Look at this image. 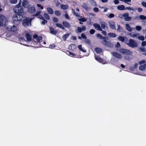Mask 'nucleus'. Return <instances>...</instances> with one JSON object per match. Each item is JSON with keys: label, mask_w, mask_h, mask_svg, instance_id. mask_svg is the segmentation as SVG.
Masks as SVG:
<instances>
[{"label": "nucleus", "mask_w": 146, "mask_h": 146, "mask_svg": "<svg viewBox=\"0 0 146 146\" xmlns=\"http://www.w3.org/2000/svg\"><path fill=\"white\" fill-rule=\"evenodd\" d=\"M118 39L120 41L122 42H123L125 40V38L124 37L122 36H119L118 37Z\"/></svg>", "instance_id": "obj_37"}, {"label": "nucleus", "mask_w": 146, "mask_h": 146, "mask_svg": "<svg viewBox=\"0 0 146 146\" xmlns=\"http://www.w3.org/2000/svg\"><path fill=\"white\" fill-rule=\"evenodd\" d=\"M125 28L129 32H131L132 31V29L128 24L127 23L125 24Z\"/></svg>", "instance_id": "obj_23"}, {"label": "nucleus", "mask_w": 146, "mask_h": 146, "mask_svg": "<svg viewBox=\"0 0 146 146\" xmlns=\"http://www.w3.org/2000/svg\"><path fill=\"white\" fill-rule=\"evenodd\" d=\"M82 31H84L86 30V28L85 26H83L81 28Z\"/></svg>", "instance_id": "obj_63"}, {"label": "nucleus", "mask_w": 146, "mask_h": 146, "mask_svg": "<svg viewBox=\"0 0 146 146\" xmlns=\"http://www.w3.org/2000/svg\"><path fill=\"white\" fill-rule=\"evenodd\" d=\"M108 35L110 38L115 37L116 36V34L113 33H108Z\"/></svg>", "instance_id": "obj_27"}, {"label": "nucleus", "mask_w": 146, "mask_h": 146, "mask_svg": "<svg viewBox=\"0 0 146 146\" xmlns=\"http://www.w3.org/2000/svg\"><path fill=\"white\" fill-rule=\"evenodd\" d=\"M120 1H123L124 2L130 5L131 4L129 3H128L127 2H131V0H119Z\"/></svg>", "instance_id": "obj_39"}, {"label": "nucleus", "mask_w": 146, "mask_h": 146, "mask_svg": "<svg viewBox=\"0 0 146 146\" xmlns=\"http://www.w3.org/2000/svg\"><path fill=\"white\" fill-rule=\"evenodd\" d=\"M23 18L22 15L19 14H15L13 15V19L14 21H20L22 20Z\"/></svg>", "instance_id": "obj_6"}, {"label": "nucleus", "mask_w": 146, "mask_h": 146, "mask_svg": "<svg viewBox=\"0 0 146 146\" xmlns=\"http://www.w3.org/2000/svg\"><path fill=\"white\" fill-rule=\"evenodd\" d=\"M61 8L63 9H66L68 8V6L67 5H61Z\"/></svg>", "instance_id": "obj_33"}, {"label": "nucleus", "mask_w": 146, "mask_h": 146, "mask_svg": "<svg viewBox=\"0 0 146 146\" xmlns=\"http://www.w3.org/2000/svg\"><path fill=\"white\" fill-rule=\"evenodd\" d=\"M78 48L80 50L83 52H85L86 50L85 49H83L82 48V45H80L78 46Z\"/></svg>", "instance_id": "obj_29"}, {"label": "nucleus", "mask_w": 146, "mask_h": 146, "mask_svg": "<svg viewBox=\"0 0 146 146\" xmlns=\"http://www.w3.org/2000/svg\"><path fill=\"white\" fill-rule=\"evenodd\" d=\"M146 68V64H145L143 65H141L139 67V69L142 71L144 70Z\"/></svg>", "instance_id": "obj_24"}, {"label": "nucleus", "mask_w": 146, "mask_h": 146, "mask_svg": "<svg viewBox=\"0 0 146 146\" xmlns=\"http://www.w3.org/2000/svg\"><path fill=\"white\" fill-rule=\"evenodd\" d=\"M122 17L124 18L125 20L126 21H130L131 19V17L129 16V14L128 13L124 14L122 15Z\"/></svg>", "instance_id": "obj_12"}, {"label": "nucleus", "mask_w": 146, "mask_h": 146, "mask_svg": "<svg viewBox=\"0 0 146 146\" xmlns=\"http://www.w3.org/2000/svg\"><path fill=\"white\" fill-rule=\"evenodd\" d=\"M95 51L98 53H100L102 51V49L99 48H97L95 49Z\"/></svg>", "instance_id": "obj_28"}, {"label": "nucleus", "mask_w": 146, "mask_h": 146, "mask_svg": "<svg viewBox=\"0 0 146 146\" xmlns=\"http://www.w3.org/2000/svg\"><path fill=\"white\" fill-rule=\"evenodd\" d=\"M50 29L51 33L54 35H55L56 34V31H55L53 28L50 27Z\"/></svg>", "instance_id": "obj_25"}, {"label": "nucleus", "mask_w": 146, "mask_h": 146, "mask_svg": "<svg viewBox=\"0 0 146 146\" xmlns=\"http://www.w3.org/2000/svg\"><path fill=\"white\" fill-rule=\"evenodd\" d=\"M7 29L9 31L14 32L17 31V27L15 25L9 26L7 28Z\"/></svg>", "instance_id": "obj_10"}, {"label": "nucleus", "mask_w": 146, "mask_h": 146, "mask_svg": "<svg viewBox=\"0 0 146 146\" xmlns=\"http://www.w3.org/2000/svg\"><path fill=\"white\" fill-rule=\"evenodd\" d=\"M37 7H40V9H43V6H42L41 5L39 4H37Z\"/></svg>", "instance_id": "obj_58"}, {"label": "nucleus", "mask_w": 146, "mask_h": 146, "mask_svg": "<svg viewBox=\"0 0 146 146\" xmlns=\"http://www.w3.org/2000/svg\"><path fill=\"white\" fill-rule=\"evenodd\" d=\"M21 4V3L19 2L18 4L14 7L13 11L15 13H19L22 14V13H23V11L22 7L19 6Z\"/></svg>", "instance_id": "obj_2"}, {"label": "nucleus", "mask_w": 146, "mask_h": 146, "mask_svg": "<svg viewBox=\"0 0 146 146\" xmlns=\"http://www.w3.org/2000/svg\"><path fill=\"white\" fill-rule=\"evenodd\" d=\"M108 24L110 28L112 29H115V22L113 21H110L108 22Z\"/></svg>", "instance_id": "obj_14"}, {"label": "nucleus", "mask_w": 146, "mask_h": 146, "mask_svg": "<svg viewBox=\"0 0 146 146\" xmlns=\"http://www.w3.org/2000/svg\"><path fill=\"white\" fill-rule=\"evenodd\" d=\"M139 19L142 20H146V17L143 15H140L139 17Z\"/></svg>", "instance_id": "obj_36"}, {"label": "nucleus", "mask_w": 146, "mask_h": 146, "mask_svg": "<svg viewBox=\"0 0 146 146\" xmlns=\"http://www.w3.org/2000/svg\"><path fill=\"white\" fill-rule=\"evenodd\" d=\"M117 31L120 32H121L123 31V28L119 25H117Z\"/></svg>", "instance_id": "obj_32"}, {"label": "nucleus", "mask_w": 146, "mask_h": 146, "mask_svg": "<svg viewBox=\"0 0 146 146\" xmlns=\"http://www.w3.org/2000/svg\"><path fill=\"white\" fill-rule=\"evenodd\" d=\"M76 48V46L73 44H70L69 46V48L72 50H74Z\"/></svg>", "instance_id": "obj_21"}, {"label": "nucleus", "mask_w": 146, "mask_h": 146, "mask_svg": "<svg viewBox=\"0 0 146 146\" xmlns=\"http://www.w3.org/2000/svg\"><path fill=\"white\" fill-rule=\"evenodd\" d=\"M119 1L118 0H115L114 1V3L115 4H117L119 3Z\"/></svg>", "instance_id": "obj_61"}, {"label": "nucleus", "mask_w": 146, "mask_h": 146, "mask_svg": "<svg viewBox=\"0 0 146 146\" xmlns=\"http://www.w3.org/2000/svg\"><path fill=\"white\" fill-rule=\"evenodd\" d=\"M62 24L65 27L67 28H70L71 26L70 24L69 23L66 21L63 22Z\"/></svg>", "instance_id": "obj_18"}, {"label": "nucleus", "mask_w": 146, "mask_h": 146, "mask_svg": "<svg viewBox=\"0 0 146 146\" xmlns=\"http://www.w3.org/2000/svg\"><path fill=\"white\" fill-rule=\"evenodd\" d=\"M114 16V15L113 13H110L109 15L108 16V17L109 18H113Z\"/></svg>", "instance_id": "obj_45"}, {"label": "nucleus", "mask_w": 146, "mask_h": 146, "mask_svg": "<svg viewBox=\"0 0 146 146\" xmlns=\"http://www.w3.org/2000/svg\"><path fill=\"white\" fill-rule=\"evenodd\" d=\"M112 54L115 57L118 59H121L122 58V55L118 52H112Z\"/></svg>", "instance_id": "obj_13"}, {"label": "nucleus", "mask_w": 146, "mask_h": 146, "mask_svg": "<svg viewBox=\"0 0 146 146\" xmlns=\"http://www.w3.org/2000/svg\"><path fill=\"white\" fill-rule=\"evenodd\" d=\"M70 34L68 33L64 34L62 36V38L64 40H66L67 38L69 36Z\"/></svg>", "instance_id": "obj_31"}, {"label": "nucleus", "mask_w": 146, "mask_h": 146, "mask_svg": "<svg viewBox=\"0 0 146 146\" xmlns=\"http://www.w3.org/2000/svg\"><path fill=\"white\" fill-rule=\"evenodd\" d=\"M93 26L96 29L100 31H102V29L99 25L96 23H94L93 24Z\"/></svg>", "instance_id": "obj_16"}, {"label": "nucleus", "mask_w": 146, "mask_h": 146, "mask_svg": "<svg viewBox=\"0 0 146 146\" xmlns=\"http://www.w3.org/2000/svg\"><path fill=\"white\" fill-rule=\"evenodd\" d=\"M27 11L32 14L36 12L35 7L31 5H29L27 7Z\"/></svg>", "instance_id": "obj_7"}, {"label": "nucleus", "mask_w": 146, "mask_h": 146, "mask_svg": "<svg viewBox=\"0 0 146 146\" xmlns=\"http://www.w3.org/2000/svg\"><path fill=\"white\" fill-rule=\"evenodd\" d=\"M55 15L57 16H59L60 15V13L58 11H56L55 12Z\"/></svg>", "instance_id": "obj_43"}, {"label": "nucleus", "mask_w": 146, "mask_h": 146, "mask_svg": "<svg viewBox=\"0 0 146 146\" xmlns=\"http://www.w3.org/2000/svg\"><path fill=\"white\" fill-rule=\"evenodd\" d=\"M124 58L127 60H130V58L128 56H125L124 57Z\"/></svg>", "instance_id": "obj_60"}, {"label": "nucleus", "mask_w": 146, "mask_h": 146, "mask_svg": "<svg viewBox=\"0 0 146 146\" xmlns=\"http://www.w3.org/2000/svg\"><path fill=\"white\" fill-rule=\"evenodd\" d=\"M127 44L131 48L136 47L137 46V44L135 41L131 39H129V42L127 43Z\"/></svg>", "instance_id": "obj_5"}, {"label": "nucleus", "mask_w": 146, "mask_h": 146, "mask_svg": "<svg viewBox=\"0 0 146 146\" xmlns=\"http://www.w3.org/2000/svg\"><path fill=\"white\" fill-rule=\"evenodd\" d=\"M96 36L98 38L102 39L103 40L106 38L105 37L103 36L102 35L99 34H97Z\"/></svg>", "instance_id": "obj_26"}, {"label": "nucleus", "mask_w": 146, "mask_h": 146, "mask_svg": "<svg viewBox=\"0 0 146 146\" xmlns=\"http://www.w3.org/2000/svg\"><path fill=\"white\" fill-rule=\"evenodd\" d=\"M129 35L132 37H135L137 35H138V34H132L131 33H130Z\"/></svg>", "instance_id": "obj_49"}, {"label": "nucleus", "mask_w": 146, "mask_h": 146, "mask_svg": "<svg viewBox=\"0 0 146 146\" xmlns=\"http://www.w3.org/2000/svg\"><path fill=\"white\" fill-rule=\"evenodd\" d=\"M47 12L50 14H52L54 13V11L50 7H48L46 8Z\"/></svg>", "instance_id": "obj_22"}, {"label": "nucleus", "mask_w": 146, "mask_h": 146, "mask_svg": "<svg viewBox=\"0 0 146 146\" xmlns=\"http://www.w3.org/2000/svg\"><path fill=\"white\" fill-rule=\"evenodd\" d=\"M28 2L26 0H24L22 3V5L25 8H27L28 7Z\"/></svg>", "instance_id": "obj_20"}, {"label": "nucleus", "mask_w": 146, "mask_h": 146, "mask_svg": "<svg viewBox=\"0 0 146 146\" xmlns=\"http://www.w3.org/2000/svg\"><path fill=\"white\" fill-rule=\"evenodd\" d=\"M80 21L84 22L86 21L87 20V19H86L84 17L81 19H78Z\"/></svg>", "instance_id": "obj_41"}, {"label": "nucleus", "mask_w": 146, "mask_h": 146, "mask_svg": "<svg viewBox=\"0 0 146 146\" xmlns=\"http://www.w3.org/2000/svg\"><path fill=\"white\" fill-rule=\"evenodd\" d=\"M7 22V20L5 16L0 14V27L5 25Z\"/></svg>", "instance_id": "obj_1"}, {"label": "nucleus", "mask_w": 146, "mask_h": 146, "mask_svg": "<svg viewBox=\"0 0 146 146\" xmlns=\"http://www.w3.org/2000/svg\"><path fill=\"white\" fill-rule=\"evenodd\" d=\"M82 38L84 39H86V36L83 34H82L81 35Z\"/></svg>", "instance_id": "obj_57"}, {"label": "nucleus", "mask_w": 146, "mask_h": 146, "mask_svg": "<svg viewBox=\"0 0 146 146\" xmlns=\"http://www.w3.org/2000/svg\"><path fill=\"white\" fill-rule=\"evenodd\" d=\"M30 31L28 30H27L25 31V37L27 39V41L29 42L31 40V36L29 34Z\"/></svg>", "instance_id": "obj_8"}, {"label": "nucleus", "mask_w": 146, "mask_h": 146, "mask_svg": "<svg viewBox=\"0 0 146 146\" xmlns=\"http://www.w3.org/2000/svg\"><path fill=\"white\" fill-rule=\"evenodd\" d=\"M125 10H130L133 11H134L135 10L134 8L130 7H126L125 8Z\"/></svg>", "instance_id": "obj_40"}, {"label": "nucleus", "mask_w": 146, "mask_h": 146, "mask_svg": "<svg viewBox=\"0 0 146 146\" xmlns=\"http://www.w3.org/2000/svg\"><path fill=\"white\" fill-rule=\"evenodd\" d=\"M94 12L95 13H97L99 11L98 8L96 7H95L93 9Z\"/></svg>", "instance_id": "obj_46"}, {"label": "nucleus", "mask_w": 146, "mask_h": 146, "mask_svg": "<svg viewBox=\"0 0 146 146\" xmlns=\"http://www.w3.org/2000/svg\"><path fill=\"white\" fill-rule=\"evenodd\" d=\"M138 38L139 40H141L142 41H143L145 39V38H144V36H142V35L139 36L138 37Z\"/></svg>", "instance_id": "obj_38"}, {"label": "nucleus", "mask_w": 146, "mask_h": 146, "mask_svg": "<svg viewBox=\"0 0 146 146\" xmlns=\"http://www.w3.org/2000/svg\"><path fill=\"white\" fill-rule=\"evenodd\" d=\"M95 59L98 62L102 63L103 64H106V61L103 62V60L100 57L97 55H95Z\"/></svg>", "instance_id": "obj_15"}, {"label": "nucleus", "mask_w": 146, "mask_h": 146, "mask_svg": "<svg viewBox=\"0 0 146 146\" xmlns=\"http://www.w3.org/2000/svg\"><path fill=\"white\" fill-rule=\"evenodd\" d=\"M95 32V30L93 29H92L90 31V33L92 35L94 34V33Z\"/></svg>", "instance_id": "obj_51"}, {"label": "nucleus", "mask_w": 146, "mask_h": 146, "mask_svg": "<svg viewBox=\"0 0 146 146\" xmlns=\"http://www.w3.org/2000/svg\"><path fill=\"white\" fill-rule=\"evenodd\" d=\"M43 16L45 19L48 20H49L50 19V17L48 14L46 13H45L43 14Z\"/></svg>", "instance_id": "obj_30"}, {"label": "nucleus", "mask_w": 146, "mask_h": 146, "mask_svg": "<svg viewBox=\"0 0 146 146\" xmlns=\"http://www.w3.org/2000/svg\"><path fill=\"white\" fill-rule=\"evenodd\" d=\"M102 33L105 36L107 34V32L105 31H102Z\"/></svg>", "instance_id": "obj_62"}, {"label": "nucleus", "mask_w": 146, "mask_h": 146, "mask_svg": "<svg viewBox=\"0 0 146 146\" xmlns=\"http://www.w3.org/2000/svg\"><path fill=\"white\" fill-rule=\"evenodd\" d=\"M141 4L144 7L146 8V3L145 2H142Z\"/></svg>", "instance_id": "obj_55"}, {"label": "nucleus", "mask_w": 146, "mask_h": 146, "mask_svg": "<svg viewBox=\"0 0 146 146\" xmlns=\"http://www.w3.org/2000/svg\"><path fill=\"white\" fill-rule=\"evenodd\" d=\"M120 46V44L119 42H117L116 44L115 45V47H119Z\"/></svg>", "instance_id": "obj_64"}, {"label": "nucleus", "mask_w": 146, "mask_h": 146, "mask_svg": "<svg viewBox=\"0 0 146 146\" xmlns=\"http://www.w3.org/2000/svg\"><path fill=\"white\" fill-rule=\"evenodd\" d=\"M140 50L143 52H146V49H145V48H140Z\"/></svg>", "instance_id": "obj_50"}, {"label": "nucleus", "mask_w": 146, "mask_h": 146, "mask_svg": "<svg viewBox=\"0 0 146 146\" xmlns=\"http://www.w3.org/2000/svg\"><path fill=\"white\" fill-rule=\"evenodd\" d=\"M141 44L142 46H145L146 45V42L145 41H143L141 42Z\"/></svg>", "instance_id": "obj_56"}, {"label": "nucleus", "mask_w": 146, "mask_h": 146, "mask_svg": "<svg viewBox=\"0 0 146 146\" xmlns=\"http://www.w3.org/2000/svg\"><path fill=\"white\" fill-rule=\"evenodd\" d=\"M119 52L122 54L127 56L131 55L132 53L131 51L129 50L122 48H120L119 50Z\"/></svg>", "instance_id": "obj_3"}, {"label": "nucleus", "mask_w": 146, "mask_h": 146, "mask_svg": "<svg viewBox=\"0 0 146 146\" xmlns=\"http://www.w3.org/2000/svg\"><path fill=\"white\" fill-rule=\"evenodd\" d=\"M85 42L88 44H90V41L88 39H86V38L85 40Z\"/></svg>", "instance_id": "obj_59"}, {"label": "nucleus", "mask_w": 146, "mask_h": 146, "mask_svg": "<svg viewBox=\"0 0 146 146\" xmlns=\"http://www.w3.org/2000/svg\"><path fill=\"white\" fill-rule=\"evenodd\" d=\"M42 21L41 22V24L42 25H44L47 22V21L46 20L44 19H42Z\"/></svg>", "instance_id": "obj_52"}, {"label": "nucleus", "mask_w": 146, "mask_h": 146, "mask_svg": "<svg viewBox=\"0 0 146 146\" xmlns=\"http://www.w3.org/2000/svg\"><path fill=\"white\" fill-rule=\"evenodd\" d=\"M55 46V44H50V45L49 48H54Z\"/></svg>", "instance_id": "obj_53"}, {"label": "nucleus", "mask_w": 146, "mask_h": 146, "mask_svg": "<svg viewBox=\"0 0 146 146\" xmlns=\"http://www.w3.org/2000/svg\"><path fill=\"white\" fill-rule=\"evenodd\" d=\"M56 25L57 27L60 28H61V29H64V27L61 24H59V23H56Z\"/></svg>", "instance_id": "obj_35"}, {"label": "nucleus", "mask_w": 146, "mask_h": 146, "mask_svg": "<svg viewBox=\"0 0 146 146\" xmlns=\"http://www.w3.org/2000/svg\"><path fill=\"white\" fill-rule=\"evenodd\" d=\"M135 28L136 30L138 31H139L141 30V27L139 26H137L135 27Z\"/></svg>", "instance_id": "obj_44"}, {"label": "nucleus", "mask_w": 146, "mask_h": 146, "mask_svg": "<svg viewBox=\"0 0 146 146\" xmlns=\"http://www.w3.org/2000/svg\"><path fill=\"white\" fill-rule=\"evenodd\" d=\"M82 7L84 9L86 10V11H88V10L89 9V8L88 7V6L87 5L85 4L84 3V4L82 6Z\"/></svg>", "instance_id": "obj_34"}, {"label": "nucleus", "mask_w": 146, "mask_h": 146, "mask_svg": "<svg viewBox=\"0 0 146 146\" xmlns=\"http://www.w3.org/2000/svg\"><path fill=\"white\" fill-rule=\"evenodd\" d=\"M40 13H41V11H37L36 13L33 15V16H37L38 15H39L40 14Z\"/></svg>", "instance_id": "obj_42"}, {"label": "nucleus", "mask_w": 146, "mask_h": 146, "mask_svg": "<svg viewBox=\"0 0 146 146\" xmlns=\"http://www.w3.org/2000/svg\"><path fill=\"white\" fill-rule=\"evenodd\" d=\"M77 30L79 33H81L82 31L81 28L79 27H77Z\"/></svg>", "instance_id": "obj_54"}, {"label": "nucleus", "mask_w": 146, "mask_h": 146, "mask_svg": "<svg viewBox=\"0 0 146 146\" xmlns=\"http://www.w3.org/2000/svg\"><path fill=\"white\" fill-rule=\"evenodd\" d=\"M117 9L118 10L120 11L125 10V6L123 5H118L117 6Z\"/></svg>", "instance_id": "obj_19"}, {"label": "nucleus", "mask_w": 146, "mask_h": 146, "mask_svg": "<svg viewBox=\"0 0 146 146\" xmlns=\"http://www.w3.org/2000/svg\"><path fill=\"white\" fill-rule=\"evenodd\" d=\"M17 0H10V2L12 4H15L16 3Z\"/></svg>", "instance_id": "obj_47"}, {"label": "nucleus", "mask_w": 146, "mask_h": 146, "mask_svg": "<svg viewBox=\"0 0 146 146\" xmlns=\"http://www.w3.org/2000/svg\"><path fill=\"white\" fill-rule=\"evenodd\" d=\"M100 23L101 25V28L106 30H108V28L107 26H106V23L104 22L100 21Z\"/></svg>", "instance_id": "obj_11"}, {"label": "nucleus", "mask_w": 146, "mask_h": 146, "mask_svg": "<svg viewBox=\"0 0 146 146\" xmlns=\"http://www.w3.org/2000/svg\"><path fill=\"white\" fill-rule=\"evenodd\" d=\"M53 20L54 22H57L58 21V19L56 17H54Z\"/></svg>", "instance_id": "obj_48"}, {"label": "nucleus", "mask_w": 146, "mask_h": 146, "mask_svg": "<svg viewBox=\"0 0 146 146\" xmlns=\"http://www.w3.org/2000/svg\"><path fill=\"white\" fill-rule=\"evenodd\" d=\"M31 19L29 18H26L23 21V25L25 27L29 26L31 24Z\"/></svg>", "instance_id": "obj_4"}, {"label": "nucleus", "mask_w": 146, "mask_h": 146, "mask_svg": "<svg viewBox=\"0 0 146 146\" xmlns=\"http://www.w3.org/2000/svg\"><path fill=\"white\" fill-rule=\"evenodd\" d=\"M102 43L105 46L109 47L111 48L113 46V44L110 42L106 40V38L102 41Z\"/></svg>", "instance_id": "obj_9"}, {"label": "nucleus", "mask_w": 146, "mask_h": 146, "mask_svg": "<svg viewBox=\"0 0 146 146\" xmlns=\"http://www.w3.org/2000/svg\"><path fill=\"white\" fill-rule=\"evenodd\" d=\"M33 38L34 39H36V40L38 41L39 42V41L42 39V37L41 36H38L36 34L35 35H33Z\"/></svg>", "instance_id": "obj_17"}]
</instances>
